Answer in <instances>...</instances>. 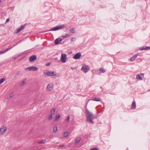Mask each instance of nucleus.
Listing matches in <instances>:
<instances>
[{
  "mask_svg": "<svg viewBox=\"0 0 150 150\" xmlns=\"http://www.w3.org/2000/svg\"><path fill=\"white\" fill-rule=\"evenodd\" d=\"M44 73L46 75L51 76H55L57 74V73L54 71H51L47 70L44 71Z\"/></svg>",
  "mask_w": 150,
  "mask_h": 150,
  "instance_id": "obj_2",
  "label": "nucleus"
},
{
  "mask_svg": "<svg viewBox=\"0 0 150 150\" xmlns=\"http://www.w3.org/2000/svg\"><path fill=\"white\" fill-rule=\"evenodd\" d=\"M25 70L30 71H35L38 70V68L35 67H30L26 68Z\"/></svg>",
  "mask_w": 150,
  "mask_h": 150,
  "instance_id": "obj_6",
  "label": "nucleus"
},
{
  "mask_svg": "<svg viewBox=\"0 0 150 150\" xmlns=\"http://www.w3.org/2000/svg\"><path fill=\"white\" fill-rule=\"evenodd\" d=\"M26 79H24L23 80V81L21 82V84H20V86H22L23 85H24V84L25 83V82L26 81Z\"/></svg>",
  "mask_w": 150,
  "mask_h": 150,
  "instance_id": "obj_17",
  "label": "nucleus"
},
{
  "mask_svg": "<svg viewBox=\"0 0 150 150\" xmlns=\"http://www.w3.org/2000/svg\"><path fill=\"white\" fill-rule=\"evenodd\" d=\"M52 114H51L49 115V117L48 118V120H52Z\"/></svg>",
  "mask_w": 150,
  "mask_h": 150,
  "instance_id": "obj_21",
  "label": "nucleus"
},
{
  "mask_svg": "<svg viewBox=\"0 0 150 150\" xmlns=\"http://www.w3.org/2000/svg\"><path fill=\"white\" fill-rule=\"evenodd\" d=\"M24 27H25V26H23V25H21V26H20V27L19 28H18V30L17 31V33H19L22 30L24 29Z\"/></svg>",
  "mask_w": 150,
  "mask_h": 150,
  "instance_id": "obj_13",
  "label": "nucleus"
},
{
  "mask_svg": "<svg viewBox=\"0 0 150 150\" xmlns=\"http://www.w3.org/2000/svg\"><path fill=\"white\" fill-rule=\"evenodd\" d=\"M81 139L80 137H77L75 139V142L76 143H78Z\"/></svg>",
  "mask_w": 150,
  "mask_h": 150,
  "instance_id": "obj_18",
  "label": "nucleus"
},
{
  "mask_svg": "<svg viewBox=\"0 0 150 150\" xmlns=\"http://www.w3.org/2000/svg\"><path fill=\"white\" fill-rule=\"evenodd\" d=\"M11 48H8L6 49V50H4L5 52H6L7 51L10 50Z\"/></svg>",
  "mask_w": 150,
  "mask_h": 150,
  "instance_id": "obj_32",
  "label": "nucleus"
},
{
  "mask_svg": "<svg viewBox=\"0 0 150 150\" xmlns=\"http://www.w3.org/2000/svg\"><path fill=\"white\" fill-rule=\"evenodd\" d=\"M6 130V127L2 126L1 127L0 129V132L1 134H3L5 133Z\"/></svg>",
  "mask_w": 150,
  "mask_h": 150,
  "instance_id": "obj_9",
  "label": "nucleus"
},
{
  "mask_svg": "<svg viewBox=\"0 0 150 150\" xmlns=\"http://www.w3.org/2000/svg\"><path fill=\"white\" fill-rule=\"evenodd\" d=\"M5 52L4 50H2V51H0V54L4 53Z\"/></svg>",
  "mask_w": 150,
  "mask_h": 150,
  "instance_id": "obj_31",
  "label": "nucleus"
},
{
  "mask_svg": "<svg viewBox=\"0 0 150 150\" xmlns=\"http://www.w3.org/2000/svg\"><path fill=\"white\" fill-rule=\"evenodd\" d=\"M68 37L69 35H68L67 34H66L65 36H63V37L64 38H67Z\"/></svg>",
  "mask_w": 150,
  "mask_h": 150,
  "instance_id": "obj_36",
  "label": "nucleus"
},
{
  "mask_svg": "<svg viewBox=\"0 0 150 150\" xmlns=\"http://www.w3.org/2000/svg\"><path fill=\"white\" fill-rule=\"evenodd\" d=\"M99 71L101 72L102 73H104L105 72V71L104 70V69L102 68H100Z\"/></svg>",
  "mask_w": 150,
  "mask_h": 150,
  "instance_id": "obj_27",
  "label": "nucleus"
},
{
  "mask_svg": "<svg viewBox=\"0 0 150 150\" xmlns=\"http://www.w3.org/2000/svg\"><path fill=\"white\" fill-rule=\"evenodd\" d=\"M70 120V117L69 115H68L67 117V119H66V121H68V122H69Z\"/></svg>",
  "mask_w": 150,
  "mask_h": 150,
  "instance_id": "obj_30",
  "label": "nucleus"
},
{
  "mask_svg": "<svg viewBox=\"0 0 150 150\" xmlns=\"http://www.w3.org/2000/svg\"><path fill=\"white\" fill-rule=\"evenodd\" d=\"M56 110V108H52L51 110V114H52V115L54 114Z\"/></svg>",
  "mask_w": 150,
  "mask_h": 150,
  "instance_id": "obj_19",
  "label": "nucleus"
},
{
  "mask_svg": "<svg viewBox=\"0 0 150 150\" xmlns=\"http://www.w3.org/2000/svg\"><path fill=\"white\" fill-rule=\"evenodd\" d=\"M19 73H20L19 72H18L17 73V74L18 75L19 74Z\"/></svg>",
  "mask_w": 150,
  "mask_h": 150,
  "instance_id": "obj_40",
  "label": "nucleus"
},
{
  "mask_svg": "<svg viewBox=\"0 0 150 150\" xmlns=\"http://www.w3.org/2000/svg\"><path fill=\"white\" fill-rule=\"evenodd\" d=\"M13 92H11L9 96L11 98L13 97Z\"/></svg>",
  "mask_w": 150,
  "mask_h": 150,
  "instance_id": "obj_29",
  "label": "nucleus"
},
{
  "mask_svg": "<svg viewBox=\"0 0 150 150\" xmlns=\"http://www.w3.org/2000/svg\"><path fill=\"white\" fill-rule=\"evenodd\" d=\"M61 62L63 63H65L67 59V55L66 54L64 53H62L61 57Z\"/></svg>",
  "mask_w": 150,
  "mask_h": 150,
  "instance_id": "obj_3",
  "label": "nucleus"
},
{
  "mask_svg": "<svg viewBox=\"0 0 150 150\" xmlns=\"http://www.w3.org/2000/svg\"><path fill=\"white\" fill-rule=\"evenodd\" d=\"M14 59H16V57L14 58Z\"/></svg>",
  "mask_w": 150,
  "mask_h": 150,
  "instance_id": "obj_43",
  "label": "nucleus"
},
{
  "mask_svg": "<svg viewBox=\"0 0 150 150\" xmlns=\"http://www.w3.org/2000/svg\"><path fill=\"white\" fill-rule=\"evenodd\" d=\"M70 31L73 33H75V31L74 30V28H71L70 30Z\"/></svg>",
  "mask_w": 150,
  "mask_h": 150,
  "instance_id": "obj_28",
  "label": "nucleus"
},
{
  "mask_svg": "<svg viewBox=\"0 0 150 150\" xmlns=\"http://www.w3.org/2000/svg\"><path fill=\"white\" fill-rule=\"evenodd\" d=\"M136 78L137 79L140 80H142V76H140L138 74L137 75Z\"/></svg>",
  "mask_w": 150,
  "mask_h": 150,
  "instance_id": "obj_20",
  "label": "nucleus"
},
{
  "mask_svg": "<svg viewBox=\"0 0 150 150\" xmlns=\"http://www.w3.org/2000/svg\"><path fill=\"white\" fill-rule=\"evenodd\" d=\"M141 75H144V74L143 73H142Z\"/></svg>",
  "mask_w": 150,
  "mask_h": 150,
  "instance_id": "obj_41",
  "label": "nucleus"
},
{
  "mask_svg": "<svg viewBox=\"0 0 150 150\" xmlns=\"http://www.w3.org/2000/svg\"><path fill=\"white\" fill-rule=\"evenodd\" d=\"M64 25H62L59 26L55 27L54 28L51 29L49 30L50 31H56L59 30V29L64 28Z\"/></svg>",
  "mask_w": 150,
  "mask_h": 150,
  "instance_id": "obj_4",
  "label": "nucleus"
},
{
  "mask_svg": "<svg viewBox=\"0 0 150 150\" xmlns=\"http://www.w3.org/2000/svg\"><path fill=\"white\" fill-rule=\"evenodd\" d=\"M136 108V103L134 101L132 105V108L133 109H134Z\"/></svg>",
  "mask_w": 150,
  "mask_h": 150,
  "instance_id": "obj_15",
  "label": "nucleus"
},
{
  "mask_svg": "<svg viewBox=\"0 0 150 150\" xmlns=\"http://www.w3.org/2000/svg\"><path fill=\"white\" fill-rule=\"evenodd\" d=\"M92 100L95 101H99L101 100V99L100 98L94 97L93 98Z\"/></svg>",
  "mask_w": 150,
  "mask_h": 150,
  "instance_id": "obj_16",
  "label": "nucleus"
},
{
  "mask_svg": "<svg viewBox=\"0 0 150 150\" xmlns=\"http://www.w3.org/2000/svg\"><path fill=\"white\" fill-rule=\"evenodd\" d=\"M37 58V57L36 55H33L29 58V61L31 62H33L36 60Z\"/></svg>",
  "mask_w": 150,
  "mask_h": 150,
  "instance_id": "obj_8",
  "label": "nucleus"
},
{
  "mask_svg": "<svg viewBox=\"0 0 150 150\" xmlns=\"http://www.w3.org/2000/svg\"><path fill=\"white\" fill-rule=\"evenodd\" d=\"M89 67L86 65H83L81 70H83L84 72L86 73L90 70Z\"/></svg>",
  "mask_w": 150,
  "mask_h": 150,
  "instance_id": "obj_7",
  "label": "nucleus"
},
{
  "mask_svg": "<svg viewBox=\"0 0 150 150\" xmlns=\"http://www.w3.org/2000/svg\"><path fill=\"white\" fill-rule=\"evenodd\" d=\"M1 0H0V3H1Z\"/></svg>",
  "mask_w": 150,
  "mask_h": 150,
  "instance_id": "obj_42",
  "label": "nucleus"
},
{
  "mask_svg": "<svg viewBox=\"0 0 150 150\" xmlns=\"http://www.w3.org/2000/svg\"><path fill=\"white\" fill-rule=\"evenodd\" d=\"M62 41V39L60 38H58L55 40V44L56 45L58 44V43H60Z\"/></svg>",
  "mask_w": 150,
  "mask_h": 150,
  "instance_id": "obj_11",
  "label": "nucleus"
},
{
  "mask_svg": "<svg viewBox=\"0 0 150 150\" xmlns=\"http://www.w3.org/2000/svg\"><path fill=\"white\" fill-rule=\"evenodd\" d=\"M54 84L52 83H49L47 86L46 88V90L47 91H50L53 89Z\"/></svg>",
  "mask_w": 150,
  "mask_h": 150,
  "instance_id": "obj_5",
  "label": "nucleus"
},
{
  "mask_svg": "<svg viewBox=\"0 0 150 150\" xmlns=\"http://www.w3.org/2000/svg\"><path fill=\"white\" fill-rule=\"evenodd\" d=\"M86 121L91 124H93L94 122L92 121V119L96 118L95 115L91 112H90L87 109H86Z\"/></svg>",
  "mask_w": 150,
  "mask_h": 150,
  "instance_id": "obj_1",
  "label": "nucleus"
},
{
  "mask_svg": "<svg viewBox=\"0 0 150 150\" xmlns=\"http://www.w3.org/2000/svg\"><path fill=\"white\" fill-rule=\"evenodd\" d=\"M50 63H48L47 64H46V66L48 67L50 65Z\"/></svg>",
  "mask_w": 150,
  "mask_h": 150,
  "instance_id": "obj_34",
  "label": "nucleus"
},
{
  "mask_svg": "<svg viewBox=\"0 0 150 150\" xmlns=\"http://www.w3.org/2000/svg\"><path fill=\"white\" fill-rule=\"evenodd\" d=\"M149 49L150 50V47L143 46L140 48V50H148Z\"/></svg>",
  "mask_w": 150,
  "mask_h": 150,
  "instance_id": "obj_12",
  "label": "nucleus"
},
{
  "mask_svg": "<svg viewBox=\"0 0 150 150\" xmlns=\"http://www.w3.org/2000/svg\"><path fill=\"white\" fill-rule=\"evenodd\" d=\"M60 115H57L55 117V120H57L60 118Z\"/></svg>",
  "mask_w": 150,
  "mask_h": 150,
  "instance_id": "obj_23",
  "label": "nucleus"
},
{
  "mask_svg": "<svg viewBox=\"0 0 150 150\" xmlns=\"http://www.w3.org/2000/svg\"><path fill=\"white\" fill-rule=\"evenodd\" d=\"M76 38H73L71 39V41H74L75 40Z\"/></svg>",
  "mask_w": 150,
  "mask_h": 150,
  "instance_id": "obj_37",
  "label": "nucleus"
},
{
  "mask_svg": "<svg viewBox=\"0 0 150 150\" xmlns=\"http://www.w3.org/2000/svg\"><path fill=\"white\" fill-rule=\"evenodd\" d=\"M64 146V144L62 145H60L59 146V147H63Z\"/></svg>",
  "mask_w": 150,
  "mask_h": 150,
  "instance_id": "obj_38",
  "label": "nucleus"
},
{
  "mask_svg": "<svg viewBox=\"0 0 150 150\" xmlns=\"http://www.w3.org/2000/svg\"><path fill=\"white\" fill-rule=\"evenodd\" d=\"M9 18H7L6 21V23H7V22H8L9 21Z\"/></svg>",
  "mask_w": 150,
  "mask_h": 150,
  "instance_id": "obj_35",
  "label": "nucleus"
},
{
  "mask_svg": "<svg viewBox=\"0 0 150 150\" xmlns=\"http://www.w3.org/2000/svg\"><path fill=\"white\" fill-rule=\"evenodd\" d=\"M5 78H2L1 80H0V84L3 83L5 80Z\"/></svg>",
  "mask_w": 150,
  "mask_h": 150,
  "instance_id": "obj_26",
  "label": "nucleus"
},
{
  "mask_svg": "<svg viewBox=\"0 0 150 150\" xmlns=\"http://www.w3.org/2000/svg\"><path fill=\"white\" fill-rule=\"evenodd\" d=\"M58 130V129L57 127H53V131L54 133L56 132Z\"/></svg>",
  "mask_w": 150,
  "mask_h": 150,
  "instance_id": "obj_22",
  "label": "nucleus"
},
{
  "mask_svg": "<svg viewBox=\"0 0 150 150\" xmlns=\"http://www.w3.org/2000/svg\"><path fill=\"white\" fill-rule=\"evenodd\" d=\"M69 135V132H65L64 134V137H67Z\"/></svg>",
  "mask_w": 150,
  "mask_h": 150,
  "instance_id": "obj_24",
  "label": "nucleus"
},
{
  "mask_svg": "<svg viewBox=\"0 0 150 150\" xmlns=\"http://www.w3.org/2000/svg\"><path fill=\"white\" fill-rule=\"evenodd\" d=\"M91 150H98V149L97 148H94L91 149Z\"/></svg>",
  "mask_w": 150,
  "mask_h": 150,
  "instance_id": "obj_33",
  "label": "nucleus"
},
{
  "mask_svg": "<svg viewBox=\"0 0 150 150\" xmlns=\"http://www.w3.org/2000/svg\"><path fill=\"white\" fill-rule=\"evenodd\" d=\"M138 55L137 54H135L133 57H131L130 59V61L131 62L134 61L135 59L137 58Z\"/></svg>",
  "mask_w": 150,
  "mask_h": 150,
  "instance_id": "obj_14",
  "label": "nucleus"
},
{
  "mask_svg": "<svg viewBox=\"0 0 150 150\" xmlns=\"http://www.w3.org/2000/svg\"><path fill=\"white\" fill-rule=\"evenodd\" d=\"M81 56V54L80 53L76 54L73 57V58L75 59H79Z\"/></svg>",
  "mask_w": 150,
  "mask_h": 150,
  "instance_id": "obj_10",
  "label": "nucleus"
},
{
  "mask_svg": "<svg viewBox=\"0 0 150 150\" xmlns=\"http://www.w3.org/2000/svg\"><path fill=\"white\" fill-rule=\"evenodd\" d=\"M46 140H43L41 142H38V144H44Z\"/></svg>",
  "mask_w": 150,
  "mask_h": 150,
  "instance_id": "obj_25",
  "label": "nucleus"
},
{
  "mask_svg": "<svg viewBox=\"0 0 150 150\" xmlns=\"http://www.w3.org/2000/svg\"><path fill=\"white\" fill-rule=\"evenodd\" d=\"M71 69H72V70H73L74 69H76L75 68H73L72 67H71Z\"/></svg>",
  "mask_w": 150,
  "mask_h": 150,
  "instance_id": "obj_39",
  "label": "nucleus"
}]
</instances>
